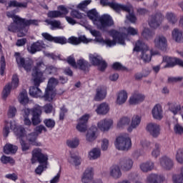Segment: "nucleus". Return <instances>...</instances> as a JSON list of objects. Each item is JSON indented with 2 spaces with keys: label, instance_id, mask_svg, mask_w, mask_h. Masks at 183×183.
Segmentation results:
<instances>
[{
  "label": "nucleus",
  "instance_id": "28",
  "mask_svg": "<svg viewBox=\"0 0 183 183\" xmlns=\"http://www.w3.org/2000/svg\"><path fill=\"white\" fill-rule=\"evenodd\" d=\"M111 110V107L109 104L107 102H103L97 106L96 109V112L98 115H107V114L109 113Z\"/></svg>",
  "mask_w": 183,
  "mask_h": 183
},
{
  "label": "nucleus",
  "instance_id": "20",
  "mask_svg": "<svg viewBox=\"0 0 183 183\" xmlns=\"http://www.w3.org/2000/svg\"><path fill=\"white\" fill-rule=\"evenodd\" d=\"M159 164L162 168L167 171H169L174 168V161H172V159L166 156L159 159Z\"/></svg>",
  "mask_w": 183,
  "mask_h": 183
},
{
  "label": "nucleus",
  "instance_id": "14",
  "mask_svg": "<svg viewBox=\"0 0 183 183\" xmlns=\"http://www.w3.org/2000/svg\"><path fill=\"white\" fill-rule=\"evenodd\" d=\"M114 127V119H103L97 122V129L102 132H108Z\"/></svg>",
  "mask_w": 183,
  "mask_h": 183
},
{
  "label": "nucleus",
  "instance_id": "60",
  "mask_svg": "<svg viewBox=\"0 0 183 183\" xmlns=\"http://www.w3.org/2000/svg\"><path fill=\"white\" fill-rule=\"evenodd\" d=\"M108 147H109V141L107 139H102L101 148L103 151H108Z\"/></svg>",
  "mask_w": 183,
  "mask_h": 183
},
{
  "label": "nucleus",
  "instance_id": "10",
  "mask_svg": "<svg viewBox=\"0 0 183 183\" xmlns=\"http://www.w3.org/2000/svg\"><path fill=\"white\" fill-rule=\"evenodd\" d=\"M58 85V79L51 77L49 79L47 88L46 89V94L44 97L45 101L51 102L54 101V98L56 95V92L55 91V86Z\"/></svg>",
  "mask_w": 183,
  "mask_h": 183
},
{
  "label": "nucleus",
  "instance_id": "15",
  "mask_svg": "<svg viewBox=\"0 0 183 183\" xmlns=\"http://www.w3.org/2000/svg\"><path fill=\"white\" fill-rule=\"evenodd\" d=\"M145 101V96L144 94L139 92H134L129 97L128 99L129 105L134 106L139 105V104L144 102Z\"/></svg>",
  "mask_w": 183,
  "mask_h": 183
},
{
  "label": "nucleus",
  "instance_id": "37",
  "mask_svg": "<svg viewBox=\"0 0 183 183\" xmlns=\"http://www.w3.org/2000/svg\"><path fill=\"white\" fill-rule=\"evenodd\" d=\"M107 97V89L104 88H98L97 89L96 95L94 96V101H102Z\"/></svg>",
  "mask_w": 183,
  "mask_h": 183
},
{
  "label": "nucleus",
  "instance_id": "9",
  "mask_svg": "<svg viewBox=\"0 0 183 183\" xmlns=\"http://www.w3.org/2000/svg\"><path fill=\"white\" fill-rule=\"evenodd\" d=\"M31 164H35V162L39 163L41 165L44 167H48V159L49 156L47 154L42 152V149L40 148H36L33 149L31 152Z\"/></svg>",
  "mask_w": 183,
  "mask_h": 183
},
{
  "label": "nucleus",
  "instance_id": "35",
  "mask_svg": "<svg viewBox=\"0 0 183 183\" xmlns=\"http://www.w3.org/2000/svg\"><path fill=\"white\" fill-rule=\"evenodd\" d=\"M47 25H50V29L54 31V29H64V26L61 24V21L57 20H45Z\"/></svg>",
  "mask_w": 183,
  "mask_h": 183
},
{
  "label": "nucleus",
  "instance_id": "30",
  "mask_svg": "<svg viewBox=\"0 0 183 183\" xmlns=\"http://www.w3.org/2000/svg\"><path fill=\"white\" fill-rule=\"evenodd\" d=\"M102 152L101 149L99 147H94L88 152V159L90 161H97L101 158Z\"/></svg>",
  "mask_w": 183,
  "mask_h": 183
},
{
  "label": "nucleus",
  "instance_id": "38",
  "mask_svg": "<svg viewBox=\"0 0 183 183\" xmlns=\"http://www.w3.org/2000/svg\"><path fill=\"white\" fill-rule=\"evenodd\" d=\"M131 124V117L129 116H124L117 122V128H124Z\"/></svg>",
  "mask_w": 183,
  "mask_h": 183
},
{
  "label": "nucleus",
  "instance_id": "12",
  "mask_svg": "<svg viewBox=\"0 0 183 183\" xmlns=\"http://www.w3.org/2000/svg\"><path fill=\"white\" fill-rule=\"evenodd\" d=\"M89 59L92 65L98 66L99 71H104L107 69V62L102 59V57L99 54L97 53L90 54L89 55Z\"/></svg>",
  "mask_w": 183,
  "mask_h": 183
},
{
  "label": "nucleus",
  "instance_id": "29",
  "mask_svg": "<svg viewBox=\"0 0 183 183\" xmlns=\"http://www.w3.org/2000/svg\"><path fill=\"white\" fill-rule=\"evenodd\" d=\"M164 19V17L161 14H157L156 16H154L151 18V19L149 21V25L151 26V28L157 29L161 24L162 23V21Z\"/></svg>",
  "mask_w": 183,
  "mask_h": 183
},
{
  "label": "nucleus",
  "instance_id": "40",
  "mask_svg": "<svg viewBox=\"0 0 183 183\" xmlns=\"http://www.w3.org/2000/svg\"><path fill=\"white\" fill-rule=\"evenodd\" d=\"M18 100L21 105H25L29 102V99L28 98V93L26 90H23L18 97Z\"/></svg>",
  "mask_w": 183,
  "mask_h": 183
},
{
  "label": "nucleus",
  "instance_id": "55",
  "mask_svg": "<svg viewBox=\"0 0 183 183\" xmlns=\"http://www.w3.org/2000/svg\"><path fill=\"white\" fill-rule=\"evenodd\" d=\"M1 161L2 164H11V165L15 164V160H14L11 157L2 156L1 157Z\"/></svg>",
  "mask_w": 183,
  "mask_h": 183
},
{
  "label": "nucleus",
  "instance_id": "24",
  "mask_svg": "<svg viewBox=\"0 0 183 183\" xmlns=\"http://www.w3.org/2000/svg\"><path fill=\"white\" fill-rule=\"evenodd\" d=\"M141 119H142L141 116L138 114L133 115L132 119H130V121H131L130 126H129L127 128L128 132H132L134 129H137V128H138V127H139L141 124Z\"/></svg>",
  "mask_w": 183,
  "mask_h": 183
},
{
  "label": "nucleus",
  "instance_id": "6",
  "mask_svg": "<svg viewBox=\"0 0 183 183\" xmlns=\"http://www.w3.org/2000/svg\"><path fill=\"white\" fill-rule=\"evenodd\" d=\"M100 4L103 6H109L116 12H119L120 11L128 12L129 15L127 16V19L132 23L137 21V17H135V14H134V9L131 5L119 4L115 1H109L108 0H100Z\"/></svg>",
  "mask_w": 183,
  "mask_h": 183
},
{
  "label": "nucleus",
  "instance_id": "59",
  "mask_svg": "<svg viewBox=\"0 0 183 183\" xmlns=\"http://www.w3.org/2000/svg\"><path fill=\"white\" fill-rule=\"evenodd\" d=\"M44 124L47 127V128H50L51 129L55 127V121L51 119H44Z\"/></svg>",
  "mask_w": 183,
  "mask_h": 183
},
{
  "label": "nucleus",
  "instance_id": "41",
  "mask_svg": "<svg viewBox=\"0 0 183 183\" xmlns=\"http://www.w3.org/2000/svg\"><path fill=\"white\" fill-rule=\"evenodd\" d=\"M28 4L26 2H18L15 0L8 3V8H26Z\"/></svg>",
  "mask_w": 183,
  "mask_h": 183
},
{
  "label": "nucleus",
  "instance_id": "49",
  "mask_svg": "<svg viewBox=\"0 0 183 183\" xmlns=\"http://www.w3.org/2000/svg\"><path fill=\"white\" fill-rule=\"evenodd\" d=\"M166 19L169 22V24H172V25H174V24L178 21V19H177V16L172 12H167L166 14Z\"/></svg>",
  "mask_w": 183,
  "mask_h": 183
},
{
  "label": "nucleus",
  "instance_id": "63",
  "mask_svg": "<svg viewBox=\"0 0 183 183\" xmlns=\"http://www.w3.org/2000/svg\"><path fill=\"white\" fill-rule=\"evenodd\" d=\"M53 42L64 45V44H66V39L65 37H54Z\"/></svg>",
  "mask_w": 183,
  "mask_h": 183
},
{
  "label": "nucleus",
  "instance_id": "52",
  "mask_svg": "<svg viewBox=\"0 0 183 183\" xmlns=\"http://www.w3.org/2000/svg\"><path fill=\"white\" fill-rule=\"evenodd\" d=\"M48 18H62V14L58 10L49 11L47 13Z\"/></svg>",
  "mask_w": 183,
  "mask_h": 183
},
{
  "label": "nucleus",
  "instance_id": "5",
  "mask_svg": "<svg viewBox=\"0 0 183 183\" xmlns=\"http://www.w3.org/2000/svg\"><path fill=\"white\" fill-rule=\"evenodd\" d=\"M39 24V21L38 20H28L21 17H16L13 20V23L9 26L8 30L10 32H19L18 36H25L28 32V28L26 26H29V25H38Z\"/></svg>",
  "mask_w": 183,
  "mask_h": 183
},
{
  "label": "nucleus",
  "instance_id": "62",
  "mask_svg": "<svg viewBox=\"0 0 183 183\" xmlns=\"http://www.w3.org/2000/svg\"><path fill=\"white\" fill-rule=\"evenodd\" d=\"M41 121L42 120L41 119V116L32 115L31 124L33 125H39V124H41Z\"/></svg>",
  "mask_w": 183,
  "mask_h": 183
},
{
  "label": "nucleus",
  "instance_id": "57",
  "mask_svg": "<svg viewBox=\"0 0 183 183\" xmlns=\"http://www.w3.org/2000/svg\"><path fill=\"white\" fill-rule=\"evenodd\" d=\"M58 11H59V12H61V18H64V16L65 15H68V14H69V11L68 10V9L64 6V5H60L57 7Z\"/></svg>",
  "mask_w": 183,
  "mask_h": 183
},
{
  "label": "nucleus",
  "instance_id": "39",
  "mask_svg": "<svg viewBox=\"0 0 183 183\" xmlns=\"http://www.w3.org/2000/svg\"><path fill=\"white\" fill-rule=\"evenodd\" d=\"M29 94L31 97H33V98H42L44 95L39 88L34 86L30 88Z\"/></svg>",
  "mask_w": 183,
  "mask_h": 183
},
{
  "label": "nucleus",
  "instance_id": "48",
  "mask_svg": "<svg viewBox=\"0 0 183 183\" xmlns=\"http://www.w3.org/2000/svg\"><path fill=\"white\" fill-rule=\"evenodd\" d=\"M175 158L179 164H183V148H179L176 151Z\"/></svg>",
  "mask_w": 183,
  "mask_h": 183
},
{
  "label": "nucleus",
  "instance_id": "27",
  "mask_svg": "<svg viewBox=\"0 0 183 183\" xmlns=\"http://www.w3.org/2000/svg\"><path fill=\"white\" fill-rule=\"evenodd\" d=\"M164 178L161 175L155 173L149 174L146 178L147 183H163Z\"/></svg>",
  "mask_w": 183,
  "mask_h": 183
},
{
  "label": "nucleus",
  "instance_id": "4",
  "mask_svg": "<svg viewBox=\"0 0 183 183\" xmlns=\"http://www.w3.org/2000/svg\"><path fill=\"white\" fill-rule=\"evenodd\" d=\"M56 72H58V69L54 66H46L42 61L37 63L36 66L33 69L32 71L34 84L36 86L39 85V84L44 82V79H46L48 75L56 74Z\"/></svg>",
  "mask_w": 183,
  "mask_h": 183
},
{
  "label": "nucleus",
  "instance_id": "3",
  "mask_svg": "<svg viewBox=\"0 0 183 183\" xmlns=\"http://www.w3.org/2000/svg\"><path fill=\"white\" fill-rule=\"evenodd\" d=\"M87 16L93 22V25L100 29L105 31L109 26H114V22L112 17L109 14H103L99 16V14L95 9H93L87 12Z\"/></svg>",
  "mask_w": 183,
  "mask_h": 183
},
{
  "label": "nucleus",
  "instance_id": "61",
  "mask_svg": "<svg viewBox=\"0 0 183 183\" xmlns=\"http://www.w3.org/2000/svg\"><path fill=\"white\" fill-rule=\"evenodd\" d=\"M77 131H79V132H85L86 131V124H84V123H79V122H78V124L76 127Z\"/></svg>",
  "mask_w": 183,
  "mask_h": 183
},
{
  "label": "nucleus",
  "instance_id": "11",
  "mask_svg": "<svg viewBox=\"0 0 183 183\" xmlns=\"http://www.w3.org/2000/svg\"><path fill=\"white\" fill-rule=\"evenodd\" d=\"M14 56L16 58V61L17 64L20 68H24L26 72H29L31 69H32V65H34V61L31 59H28L25 60L22 56H21V54L19 52H16L14 54Z\"/></svg>",
  "mask_w": 183,
  "mask_h": 183
},
{
  "label": "nucleus",
  "instance_id": "47",
  "mask_svg": "<svg viewBox=\"0 0 183 183\" xmlns=\"http://www.w3.org/2000/svg\"><path fill=\"white\" fill-rule=\"evenodd\" d=\"M31 113V115L41 117V115H42V107L39 105H35L34 108L30 109V114Z\"/></svg>",
  "mask_w": 183,
  "mask_h": 183
},
{
  "label": "nucleus",
  "instance_id": "46",
  "mask_svg": "<svg viewBox=\"0 0 183 183\" xmlns=\"http://www.w3.org/2000/svg\"><path fill=\"white\" fill-rule=\"evenodd\" d=\"M154 35H155L154 31H152L148 28H145L143 30V31L142 32V36H143V38H144L145 39H147V40L152 39Z\"/></svg>",
  "mask_w": 183,
  "mask_h": 183
},
{
  "label": "nucleus",
  "instance_id": "23",
  "mask_svg": "<svg viewBox=\"0 0 183 183\" xmlns=\"http://www.w3.org/2000/svg\"><path fill=\"white\" fill-rule=\"evenodd\" d=\"M119 165L122 171H131L134 167V160L131 157H124L120 160Z\"/></svg>",
  "mask_w": 183,
  "mask_h": 183
},
{
  "label": "nucleus",
  "instance_id": "13",
  "mask_svg": "<svg viewBox=\"0 0 183 183\" xmlns=\"http://www.w3.org/2000/svg\"><path fill=\"white\" fill-rule=\"evenodd\" d=\"M146 131L152 138H158L161 135V125L158 123L149 122L146 126Z\"/></svg>",
  "mask_w": 183,
  "mask_h": 183
},
{
  "label": "nucleus",
  "instance_id": "50",
  "mask_svg": "<svg viewBox=\"0 0 183 183\" xmlns=\"http://www.w3.org/2000/svg\"><path fill=\"white\" fill-rule=\"evenodd\" d=\"M12 89H13L12 86H11V83L7 84L3 89V92H2L3 98H6L11 94V92L12 91Z\"/></svg>",
  "mask_w": 183,
  "mask_h": 183
},
{
  "label": "nucleus",
  "instance_id": "56",
  "mask_svg": "<svg viewBox=\"0 0 183 183\" xmlns=\"http://www.w3.org/2000/svg\"><path fill=\"white\" fill-rule=\"evenodd\" d=\"M92 2V0H84L80 2L77 6L76 8L78 9H85L88 5H89Z\"/></svg>",
  "mask_w": 183,
  "mask_h": 183
},
{
  "label": "nucleus",
  "instance_id": "26",
  "mask_svg": "<svg viewBox=\"0 0 183 183\" xmlns=\"http://www.w3.org/2000/svg\"><path fill=\"white\" fill-rule=\"evenodd\" d=\"M97 132H98V128L95 126L91 127L86 134V141L87 142H94L98 138Z\"/></svg>",
  "mask_w": 183,
  "mask_h": 183
},
{
  "label": "nucleus",
  "instance_id": "22",
  "mask_svg": "<svg viewBox=\"0 0 183 183\" xmlns=\"http://www.w3.org/2000/svg\"><path fill=\"white\" fill-rule=\"evenodd\" d=\"M94 179V168L87 167L81 177V182L89 183Z\"/></svg>",
  "mask_w": 183,
  "mask_h": 183
},
{
  "label": "nucleus",
  "instance_id": "18",
  "mask_svg": "<svg viewBox=\"0 0 183 183\" xmlns=\"http://www.w3.org/2000/svg\"><path fill=\"white\" fill-rule=\"evenodd\" d=\"M93 41H94V42H98L95 41V39H88L85 36H80L79 37L71 36L68 39L69 44H71V45H79V44H81V42L83 44H89Z\"/></svg>",
  "mask_w": 183,
  "mask_h": 183
},
{
  "label": "nucleus",
  "instance_id": "45",
  "mask_svg": "<svg viewBox=\"0 0 183 183\" xmlns=\"http://www.w3.org/2000/svg\"><path fill=\"white\" fill-rule=\"evenodd\" d=\"M161 154V144L159 143L154 144V148L152 151V157L153 158H158Z\"/></svg>",
  "mask_w": 183,
  "mask_h": 183
},
{
  "label": "nucleus",
  "instance_id": "16",
  "mask_svg": "<svg viewBox=\"0 0 183 183\" xmlns=\"http://www.w3.org/2000/svg\"><path fill=\"white\" fill-rule=\"evenodd\" d=\"M162 64H165L164 65V68H169V66H175V65H179L183 68V61L179 59H177L175 57L165 56L163 57Z\"/></svg>",
  "mask_w": 183,
  "mask_h": 183
},
{
  "label": "nucleus",
  "instance_id": "21",
  "mask_svg": "<svg viewBox=\"0 0 183 183\" xmlns=\"http://www.w3.org/2000/svg\"><path fill=\"white\" fill-rule=\"evenodd\" d=\"M47 46L48 45L45 44L42 40H39L29 46L27 49L30 54H35L36 52L42 51V49H45Z\"/></svg>",
  "mask_w": 183,
  "mask_h": 183
},
{
  "label": "nucleus",
  "instance_id": "33",
  "mask_svg": "<svg viewBox=\"0 0 183 183\" xmlns=\"http://www.w3.org/2000/svg\"><path fill=\"white\" fill-rule=\"evenodd\" d=\"M154 167L155 164H154V162L152 161L143 162L139 165V168L142 172H149V171H152V169H154Z\"/></svg>",
  "mask_w": 183,
  "mask_h": 183
},
{
  "label": "nucleus",
  "instance_id": "1",
  "mask_svg": "<svg viewBox=\"0 0 183 183\" xmlns=\"http://www.w3.org/2000/svg\"><path fill=\"white\" fill-rule=\"evenodd\" d=\"M86 29L89 31L92 36L95 37L96 42H98V44H102V45H107V46H109V48H111V46H115L117 44H119L120 45H125V39L128 38L129 35H132V36L138 35V29L134 27H124L122 29L121 32L112 29L107 32V34L109 36H112L113 40L109 39L104 40L101 35V32L93 29L92 26H86Z\"/></svg>",
  "mask_w": 183,
  "mask_h": 183
},
{
  "label": "nucleus",
  "instance_id": "64",
  "mask_svg": "<svg viewBox=\"0 0 183 183\" xmlns=\"http://www.w3.org/2000/svg\"><path fill=\"white\" fill-rule=\"evenodd\" d=\"M172 179L174 183H183L182 173L179 175H174Z\"/></svg>",
  "mask_w": 183,
  "mask_h": 183
},
{
  "label": "nucleus",
  "instance_id": "53",
  "mask_svg": "<svg viewBox=\"0 0 183 183\" xmlns=\"http://www.w3.org/2000/svg\"><path fill=\"white\" fill-rule=\"evenodd\" d=\"M174 132L176 134V135H182L183 126L179 124V123L175 124L174 125Z\"/></svg>",
  "mask_w": 183,
  "mask_h": 183
},
{
  "label": "nucleus",
  "instance_id": "51",
  "mask_svg": "<svg viewBox=\"0 0 183 183\" xmlns=\"http://www.w3.org/2000/svg\"><path fill=\"white\" fill-rule=\"evenodd\" d=\"M10 86H11L13 89H16V87L19 86V78L18 77V75H13Z\"/></svg>",
  "mask_w": 183,
  "mask_h": 183
},
{
  "label": "nucleus",
  "instance_id": "7",
  "mask_svg": "<svg viewBox=\"0 0 183 183\" xmlns=\"http://www.w3.org/2000/svg\"><path fill=\"white\" fill-rule=\"evenodd\" d=\"M134 51L137 52L142 51L141 59L144 62H150L151 58L153 55H158V51H152L147 44L139 40L135 44Z\"/></svg>",
  "mask_w": 183,
  "mask_h": 183
},
{
  "label": "nucleus",
  "instance_id": "17",
  "mask_svg": "<svg viewBox=\"0 0 183 183\" xmlns=\"http://www.w3.org/2000/svg\"><path fill=\"white\" fill-rule=\"evenodd\" d=\"M152 117L155 121H162L164 119V109L159 104H155L151 111Z\"/></svg>",
  "mask_w": 183,
  "mask_h": 183
},
{
  "label": "nucleus",
  "instance_id": "32",
  "mask_svg": "<svg viewBox=\"0 0 183 183\" xmlns=\"http://www.w3.org/2000/svg\"><path fill=\"white\" fill-rule=\"evenodd\" d=\"M121 166L113 165L109 170V175L114 179H119L120 177H122V172H121Z\"/></svg>",
  "mask_w": 183,
  "mask_h": 183
},
{
  "label": "nucleus",
  "instance_id": "54",
  "mask_svg": "<svg viewBox=\"0 0 183 183\" xmlns=\"http://www.w3.org/2000/svg\"><path fill=\"white\" fill-rule=\"evenodd\" d=\"M86 66H88V61L85 59H80L77 61V68H79V69H86Z\"/></svg>",
  "mask_w": 183,
  "mask_h": 183
},
{
  "label": "nucleus",
  "instance_id": "25",
  "mask_svg": "<svg viewBox=\"0 0 183 183\" xmlns=\"http://www.w3.org/2000/svg\"><path fill=\"white\" fill-rule=\"evenodd\" d=\"M128 101V92L126 90H121L116 95V104L124 105Z\"/></svg>",
  "mask_w": 183,
  "mask_h": 183
},
{
  "label": "nucleus",
  "instance_id": "34",
  "mask_svg": "<svg viewBox=\"0 0 183 183\" xmlns=\"http://www.w3.org/2000/svg\"><path fill=\"white\" fill-rule=\"evenodd\" d=\"M29 115H31V109H24L22 113L23 122L24 125H26L27 127H31V125H32V121H31Z\"/></svg>",
  "mask_w": 183,
  "mask_h": 183
},
{
  "label": "nucleus",
  "instance_id": "43",
  "mask_svg": "<svg viewBox=\"0 0 183 183\" xmlns=\"http://www.w3.org/2000/svg\"><path fill=\"white\" fill-rule=\"evenodd\" d=\"M18 151V147L11 144H7L4 147V152L6 154H15Z\"/></svg>",
  "mask_w": 183,
  "mask_h": 183
},
{
  "label": "nucleus",
  "instance_id": "31",
  "mask_svg": "<svg viewBox=\"0 0 183 183\" xmlns=\"http://www.w3.org/2000/svg\"><path fill=\"white\" fill-rule=\"evenodd\" d=\"M167 107L169 111H170L173 115H178V114H180L183 106L176 102H168Z\"/></svg>",
  "mask_w": 183,
  "mask_h": 183
},
{
  "label": "nucleus",
  "instance_id": "42",
  "mask_svg": "<svg viewBox=\"0 0 183 183\" xmlns=\"http://www.w3.org/2000/svg\"><path fill=\"white\" fill-rule=\"evenodd\" d=\"M172 38L176 42H183L182 31L178 29H174L172 31Z\"/></svg>",
  "mask_w": 183,
  "mask_h": 183
},
{
  "label": "nucleus",
  "instance_id": "2",
  "mask_svg": "<svg viewBox=\"0 0 183 183\" xmlns=\"http://www.w3.org/2000/svg\"><path fill=\"white\" fill-rule=\"evenodd\" d=\"M10 129H12L14 131L16 137L20 140V144L21 145V149L22 151H28L29 149V144H26L25 142V140L26 139L31 144V145H39L36 142V133H31L28 135H26V133L25 132V129H23L22 127L16 126V122L15 121H11V122H6L4 128L3 130V134L4 137H7L9 134Z\"/></svg>",
  "mask_w": 183,
  "mask_h": 183
},
{
  "label": "nucleus",
  "instance_id": "58",
  "mask_svg": "<svg viewBox=\"0 0 183 183\" xmlns=\"http://www.w3.org/2000/svg\"><path fill=\"white\" fill-rule=\"evenodd\" d=\"M5 66H6V64L5 63V57L2 56L0 60V74L1 75H4L5 74Z\"/></svg>",
  "mask_w": 183,
  "mask_h": 183
},
{
  "label": "nucleus",
  "instance_id": "8",
  "mask_svg": "<svg viewBox=\"0 0 183 183\" xmlns=\"http://www.w3.org/2000/svg\"><path fill=\"white\" fill-rule=\"evenodd\" d=\"M114 145L120 151H129L132 148V140L128 133L120 134L117 137Z\"/></svg>",
  "mask_w": 183,
  "mask_h": 183
},
{
  "label": "nucleus",
  "instance_id": "36",
  "mask_svg": "<svg viewBox=\"0 0 183 183\" xmlns=\"http://www.w3.org/2000/svg\"><path fill=\"white\" fill-rule=\"evenodd\" d=\"M68 162L71 165H74V167H78V165H81V160L79 159V157L75 154L74 152H70V156L68 158Z\"/></svg>",
  "mask_w": 183,
  "mask_h": 183
},
{
  "label": "nucleus",
  "instance_id": "44",
  "mask_svg": "<svg viewBox=\"0 0 183 183\" xmlns=\"http://www.w3.org/2000/svg\"><path fill=\"white\" fill-rule=\"evenodd\" d=\"M66 145L69 148H76L79 145V139L74 137L66 141Z\"/></svg>",
  "mask_w": 183,
  "mask_h": 183
},
{
  "label": "nucleus",
  "instance_id": "19",
  "mask_svg": "<svg viewBox=\"0 0 183 183\" xmlns=\"http://www.w3.org/2000/svg\"><path fill=\"white\" fill-rule=\"evenodd\" d=\"M154 43L155 48L161 49L162 51L167 49V46L168 45L167 37L162 35L157 36L154 39Z\"/></svg>",
  "mask_w": 183,
  "mask_h": 183
}]
</instances>
